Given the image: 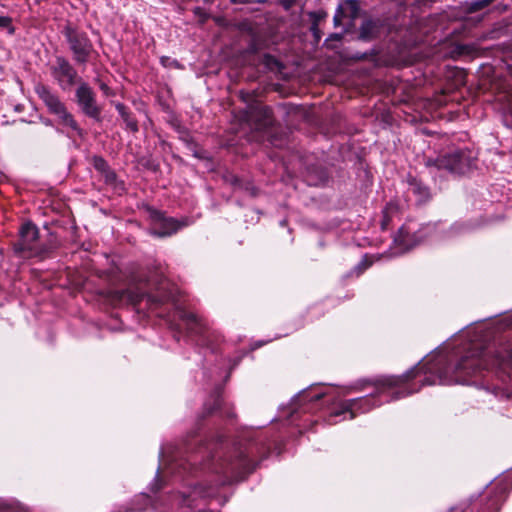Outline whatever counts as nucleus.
<instances>
[{"label":"nucleus","mask_w":512,"mask_h":512,"mask_svg":"<svg viewBox=\"0 0 512 512\" xmlns=\"http://www.w3.org/2000/svg\"><path fill=\"white\" fill-rule=\"evenodd\" d=\"M215 446L209 444L195 447L194 444H187L183 449L172 451L167 460L165 455L168 451L162 448L160 456L163 458V475L160 476L159 470L157 471L155 481L150 485L151 491L156 492L163 487V477L183 481L186 476H197L202 471L212 473L215 483L209 487L198 483L193 486L188 484L186 489L175 495V501L181 506L192 507L198 499L214 497L224 483L222 453L214 451Z\"/></svg>","instance_id":"f257e3e1"},{"label":"nucleus","mask_w":512,"mask_h":512,"mask_svg":"<svg viewBox=\"0 0 512 512\" xmlns=\"http://www.w3.org/2000/svg\"><path fill=\"white\" fill-rule=\"evenodd\" d=\"M182 296L171 299V309L174 311V317L178 318L187 331L188 337L201 347H205L211 352L215 351L214 331L209 326L206 319L198 315L196 312L190 311L180 299Z\"/></svg>","instance_id":"f03ea898"},{"label":"nucleus","mask_w":512,"mask_h":512,"mask_svg":"<svg viewBox=\"0 0 512 512\" xmlns=\"http://www.w3.org/2000/svg\"><path fill=\"white\" fill-rule=\"evenodd\" d=\"M434 227L430 224H419L407 221L398 230L393 238V245L386 253L387 257L401 255L428 239Z\"/></svg>","instance_id":"7ed1b4c3"},{"label":"nucleus","mask_w":512,"mask_h":512,"mask_svg":"<svg viewBox=\"0 0 512 512\" xmlns=\"http://www.w3.org/2000/svg\"><path fill=\"white\" fill-rule=\"evenodd\" d=\"M266 451L256 442H249L239 446L229 464L232 481H241L252 473L260 460L264 458Z\"/></svg>","instance_id":"20e7f679"},{"label":"nucleus","mask_w":512,"mask_h":512,"mask_svg":"<svg viewBox=\"0 0 512 512\" xmlns=\"http://www.w3.org/2000/svg\"><path fill=\"white\" fill-rule=\"evenodd\" d=\"M61 32L76 64L85 66L93 55H98L91 39L85 31L71 24H67L63 27Z\"/></svg>","instance_id":"39448f33"},{"label":"nucleus","mask_w":512,"mask_h":512,"mask_svg":"<svg viewBox=\"0 0 512 512\" xmlns=\"http://www.w3.org/2000/svg\"><path fill=\"white\" fill-rule=\"evenodd\" d=\"M38 97L43 101L50 114L56 115L60 124L72 129L78 136L84 135L83 129L78 125L74 116L67 110L59 95L49 86L38 85L35 88Z\"/></svg>","instance_id":"423d86ee"},{"label":"nucleus","mask_w":512,"mask_h":512,"mask_svg":"<svg viewBox=\"0 0 512 512\" xmlns=\"http://www.w3.org/2000/svg\"><path fill=\"white\" fill-rule=\"evenodd\" d=\"M48 69L53 82L63 92H70L84 81L75 66L63 55L55 56Z\"/></svg>","instance_id":"0eeeda50"},{"label":"nucleus","mask_w":512,"mask_h":512,"mask_svg":"<svg viewBox=\"0 0 512 512\" xmlns=\"http://www.w3.org/2000/svg\"><path fill=\"white\" fill-rule=\"evenodd\" d=\"M472 163L473 161L469 152L464 150H456L452 153L438 156L437 158H428L425 162L426 166L430 169L457 175L469 171Z\"/></svg>","instance_id":"6e6552de"},{"label":"nucleus","mask_w":512,"mask_h":512,"mask_svg":"<svg viewBox=\"0 0 512 512\" xmlns=\"http://www.w3.org/2000/svg\"><path fill=\"white\" fill-rule=\"evenodd\" d=\"M13 250L18 257H42L45 250L38 241V229L31 222L24 223L20 229V237L14 243Z\"/></svg>","instance_id":"1a4fd4ad"},{"label":"nucleus","mask_w":512,"mask_h":512,"mask_svg":"<svg viewBox=\"0 0 512 512\" xmlns=\"http://www.w3.org/2000/svg\"><path fill=\"white\" fill-rule=\"evenodd\" d=\"M76 103L82 113L94 119L97 122L101 121V107L97 104L96 94L92 87L85 81L81 82L75 91Z\"/></svg>","instance_id":"9d476101"},{"label":"nucleus","mask_w":512,"mask_h":512,"mask_svg":"<svg viewBox=\"0 0 512 512\" xmlns=\"http://www.w3.org/2000/svg\"><path fill=\"white\" fill-rule=\"evenodd\" d=\"M150 216L155 222V227L152 229L151 234L157 237L171 236L182 227H186L190 224L188 218L178 220L173 217H165L162 212L155 209L150 211Z\"/></svg>","instance_id":"9b49d317"},{"label":"nucleus","mask_w":512,"mask_h":512,"mask_svg":"<svg viewBox=\"0 0 512 512\" xmlns=\"http://www.w3.org/2000/svg\"><path fill=\"white\" fill-rule=\"evenodd\" d=\"M360 4L357 0H344L342 1L336 10L334 15L335 26L345 25L351 27L354 25V21L360 15Z\"/></svg>","instance_id":"f8f14e48"},{"label":"nucleus","mask_w":512,"mask_h":512,"mask_svg":"<svg viewBox=\"0 0 512 512\" xmlns=\"http://www.w3.org/2000/svg\"><path fill=\"white\" fill-rule=\"evenodd\" d=\"M314 388L310 390L301 391L295 398L291 401V412L288 417H293L294 414L298 413L299 410H303V412H307L306 408L307 402L318 401L322 397H324L327 393L324 391L321 392H313Z\"/></svg>","instance_id":"ddd939ff"},{"label":"nucleus","mask_w":512,"mask_h":512,"mask_svg":"<svg viewBox=\"0 0 512 512\" xmlns=\"http://www.w3.org/2000/svg\"><path fill=\"white\" fill-rule=\"evenodd\" d=\"M223 387L218 385L215 387L212 394L204 404V409L207 414H212L218 410H221L223 405Z\"/></svg>","instance_id":"4468645a"},{"label":"nucleus","mask_w":512,"mask_h":512,"mask_svg":"<svg viewBox=\"0 0 512 512\" xmlns=\"http://www.w3.org/2000/svg\"><path fill=\"white\" fill-rule=\"evenodd\" d=\"M115 108L119 115L121 116L122 120L125 123L126 129L131 131L132 133H136L139 131L138 127V121L136 118L132 115L130 110L127 108L126 105L123 103H117L115 105Z\"/></svg>","instance_id":"2eb2a0df"},{"label":"nucleus","mask_w":512,"mask_h":512,"mask_svg":"<svg viewBox=\"0 0 512 512\" xmlns=\"http://www.w3.org/2000/svg\"><path fill=\"white\" fill-rule=\"evenodd\" d=\"M409 192L417 197L419 203L425 202L430 196L428 187L416 180L410 182Z\"/></svg>","instance_id":"dca6fc26"},{"label":"nucleus","mask_w":512,"mask_h":512,"mask_svg":"<svg viewBox=\"0 0 512 512\" xmlns=\"http://www.w3.org/2000/svg\"><path fill=\"white\" fill-rule=\"evenodd\" d=\"M101 175L107 185L112 186L117 191L124 190V183L118 180L116 172L111 167Z\"/></svg>","instance_id":"f3484780"},{"label":"nucleus","mask_w":512,"mask_h":512,"mask_svg":"<svg viewBox=\"0 0 512 512\" xmlns=\"http://www.w3.org/2000/svg\"><path fill=\"white\" fill-rule=\"evenodd\" d=\"M376 30L377 26L372 20H365L360 28V37L364 40L370 39L374 36Z\"/></svg>","instance_id":"a211bd4d"},{"label":"nucleus","mask_w":512,"mask_h":512,"mask_svg":"<svg viewBox=\"0 0 512 512\" xmlns=\"http://www.w3.org/2000/svg\"><path fill=\"white\" fill-rule=\"evenodd\" d=\"M380 257V255L375 254L365 255L362 261L356 267V276H359L366 268L370 267L374 261L379 260Z\"/></svg>","instance_id":"6ab92c4d"},{"label":"nucleus","mask_w":512,"mask_h":512,"mask_svg":"<svg viewBox=\"0 0 512 512\" xmlns=\"http://www.w3.org/2000/svg\"><path fill=\"white\" fill-rule=\"evenodd\" d=\"M175 129L179 134V139L183 141L190 149H192L195 146V143L193 142L189 131L180 124L176 125Z\"/></svg>","instance_id":"aec40b11"},{"label":"nucleus","mask_w":512,"mask_h":512,"mask_svg":"<svg viewBox=\"0 0 512 512\" xmlns=\"http://www.w3.org/2000/svg\"><path fill=\"white\" fill-rule=\"evenodd\" d=\"M91 163L94 169L100 174H103L106 171V169L110 167L108 162L102 156L99 155H94L91 159Z\"/></svg>","instance_id":"412c9836"},{"label":"nucleus","mask_w":512,"mask_h":512,"mask_svg":"<svg viewBox=\"0 0 512 512\" xmlns=\"http://www.w3.org/2000/svg\"><path fill=\"white\" fill-rule=\"evenodd\" d=\"M397 212V206L389 203L383 210V220L381 222L382 229H387L390 221V216Z\"/></svg>","instance_id":"4be33fe9"},{"label":"nucleus","mask_w":512,"mask_h":512,"mask_svg":"<svg viewBox=\"0 0 512 512\" xmlns=\"http://www.w3.org/2000/svg\"><path fill=\"white\" fill-rule=\"evenodd\" d=\"M160 63L165 68L183 69V65L178 60L169 56H162L160 58Z\"/></svg>","instance_id":"5701e85b"},{"label":"nucleus","mask_w":512,"mask_h":512,"mask_svg":"<svg viewBox=\"0 0 512 512\" xmlns=\"http://www.w3.org/2000/svg\"><path fill=\"white\" fill-rule=\"evenodd\" d=\"M509 328H512V313L502 317L497 322V330H505Z\"/></svg>","instance_id":"b1692460"},{"label":"nucleus","mask_w":512,"mask_h":512,"mask_svg":"<svg viewBox=\"0 0 512 512\" xmlns=\"http://www.w3.org/2000/svg\"><path fill=\"white\" fill-rule=\"evenodd\" d=\"M0 512H25L18 506H13L11 504H7L3 501H0Z\"/></svg>","instance_id":"393cba45"},{"label":"nucleus","mask_w":512,"mask_h":512,"mask_svg":"<svg viewBox=\"0 0 512 512\" xmlns=\"http://www.w3.org/2000/svg\"><path fill=\"white\" fill-rule=\"evenodd\" d=\"M0 27L8 28L11 34L14 33V27L12 26V19L8 16H0Z\"/></svg>","instance_id":"a878e982"},{"label":"nucleus","mask_w":512,"mask_h":512,"mask_svg":"<svg viewBox=\"0 0 512 512\" xmlns=\"http://www.w3.org/2000/svg\"><path fill=\"white\" fill-rule=\"evenodd\" d=\"M140 498L143 500L144 504L143 506L141 507H136V508H132L130 509L129 511H125V512H133V511H141V510H144L148 505H150L152 503V499L149 495H146V494H142L140 496Z\"/></svg>","instance_id":"bb28decb"},{"label":"nucleus","mask_w":512,"mask_h":512,"mask_svg":"<svg viewBox=\"0 0 512 512\" xmlns=\"http://www.w3.org/2000/svg\"><path fill=\"white\" fill-rule=\"evenodd\" d=\"M494 0H476L471 4V10L477 11L488 6Z\"/></svg>","instance_id":"cd10ccee"},{"label":"nucleus","mask_w":512,"mask_h":512,"mask_svg":"<svg viewBox=\"0 0 512 512\" xmlns=\"http://www.w3.org/2000/svg\"><path fill=\"white\" fill-rule=\"evenodd\" d=\"M270 113H271V111L268 108H265L263 110V116H264V120H263V123H262L263 127H267V126H269L272 123Z\"/></svg>","instance_id":"c85d7f7f"},{"label":"nucleus","mask_w":512,"mask_h":512,"mask_svg":"<svg viewBox=\"0 0 512 512\" xmlns=\"http://www.w3.org/2000/svg\"><path fill=\"white\" fill-rule=\"evenodd\" d=\"M471 229L472 228L469 225H466V224H455V225L452 226V230L454 231V233H460V232H463V231H469Z\"/></svg>","instance_id":"c756f323"},{"label":"nucleus","mask_w":512,"mask_h":512,"mask_svg":"<svg viewBox=\"0 0 512 512\" xmlns=\"http://www.w3.org/2000/svg\"><path fill=\"white\" fill-rule=\"evenodd\" d=\"M297 0H279L280 4L286 9H290L295 5Z\"/></svg>","instance_id":"7c9ffc66"},{"label":"nucleus","mask_w":512,"mask_h":512,"mask_svg":"<svg viewBox=\"0 0 512 512\" xmlns=\"http://www.w3.org/2000/svg\"><path fill=\"white\" fill-rule=\"evenodd\" d=\"M102 292H109L110 290H101ZM116 296H122L124 294V292H126L127 290H112ZM101 295H105V293H101Z\"/></svg>","instance_id":"2f4dec72"},{"label":"nucleus","mask_w":512,"mask_h":512,"mask_svg":"<svg viewBox=\"0 0 512 512\" xmlns=\"http://www.w3.org/2000/svg\"><path fill=\"white\" fill-rule=\"evenodd\" d=\"M100 89L105 93V94H108V91H109V86L105 83H101L100 84Z\"/></svg>","instance_id":"473e14b6"},{"label":"nucleus","mask_w":512,"mask_h":512,"mask_svg":"<svg viewBox=\"0 0 512 512\" xmlns=\"http://www.w3.org/2000/svg\"><path fill=\"white\" fill-rule=\"evenodd\" d=\"M311 30L312 32L314 33V35L319 38L318 34H317V23H313L312 27H311Z\"/></svg>","instance_id":"72a5a7b5"},{"label":"nucleus","mask_w":512,"mask_h":512,"mask_svg":"<svg viewBox=\"0 0 512 512\" xmlns=\"http://www.w3.org/2000/svg\"><path fill=\"white\" fill-rule=\"evenodd\" d=\"M331 37L336 39V40H340L341 39V35H339V34H333V35H331Z\"/></svg>","instance_id":"f704fd0d"},{"label":"nucleus","mask_w":512,"mask_h":512,"mask_svg":"<svg viewBox=\"0 0 512 512\" xmlns=\"http://www.w3.org/2000/svg\"><path fill=\"white\" fill-rule=\"evenodd\" d=\"M195 157H199L198 153L196 151H194V154H193Z\"/></svg>","instance_id":"c9c22d12"},{"label":"nucleus","mask_w":512,"mask_h":512,"mask_svg":"<svg viewBox=\"0 0 512 512\" xmlns=\"http://www.w3.org/2000/svg\"><path fill=\"white\" fill-rule=\"evenodd\" d=\"M225 417H226V419H227L228 417H230V415L228 414V412H227V411H226Z\"/></svg>","instance_id":"e433bc0d"},{"label":"nucleus","mask_w":512,"mask_h":512,"mask_svg":"<svg viewBox=\"0 0 512 512\" xmlns=\"http://www.w3.org/2000/svg\"><path fill=\"white\" fill-rule=\"evenodd\" d=\"M214 0H204V2L206 3H209V2H213Z\"/></svg>","instance_id":"4c0bfd02"},{"label":"nucleus","mask_w":512,"mask_h":512,"mask_svg":"<svg viewBox=\"0 0 512 512\" xmlns=\"http://www.w3.org/2000/svg\"><path fill=\"white\" fill-rule=\"evenodd\" d=\"M200 512H213V511L210 510V511H200Z\"/></svg>","instance_id":"58836bf2"}]
</instances>
